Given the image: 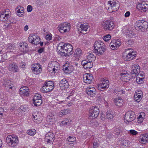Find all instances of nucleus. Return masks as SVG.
Wrapping results in <instances>:
<instances>
[{"label":"nucleus","instance_id":"nucleus-50","mask_svg":"<svg viewBox=\"0 0 148 148\" xmlns=\"http://www.w3.org/2000/svg\"><path fill=\"white\" fill-rule=\"evenodd\" d=\"M69 67L68 66V64H65L63 66V70L64 71L65 73H67V69H68V68Z\"/></svg>","mask_w":148,"mask_h":148},{"label":"nucleus","instance_id":"nucleus-47","mask_svg":"<svg viewBox=\"0 0 148 148\" xmlns=\"http://www.w3.org/2000/svg\"><path fill=\"white\" fill-rule=\"evenodd\" d=\"M4 86L8 88H9L10 89H12V86H11L10 81H8V82H4Z\"/></svg>","mask_w":148,"mask_h":148},{"label":"nucleus","instance_id":"nucleus-37","mask_svg":"<svg viewBox=\"0 0 148 148\" xmlns=\"http://www.w3.org/2000/svg\"><path fill=\"white\" fill-rule=\"evenodd\" d=\"M140 137V141L142 143L148 142V134H143Z\"/></svg>","mask_w":148,"mask_h":148},{"label":"nucleus","instance_id":"nucleus-54","mask_svg":"<svg viewBox=\"0 0 148 148\" xmlns=\"http://www.w3.org/2000/svg\"><path fill=\"white\" fill-rule=\"evenodd\" d=\"M138 118H142L144 119L145 118V113L143 112H140L139 115L138 116Z\"/></svg>","mask_w":148,"mask_h":148},{"label":"nucleus","instance_id":"nucleus-58","mask_svg":"<svg viewBox=\"0 0 148 148\" xmlns=\"http://www.w3.org/2000/svg\"><path fill=\"white\" fill-rule=\"evenodd\" d=\"M144 119H143V118H137V122L138 123H142L143 120Z\"/></svg>","mask_w":148,"mask_h":148},{"label":"nucleus","instance_id":"nucleus-18","mask_svg":"<svg viewBox=\"0 0 148 148\" xmlns=\"http://www.w3.org/2000/svg\"><path fill=\"white\" fill-rule=\"evenodd\" d=\"M33 101L35 106H37L40 105L42 103L41 95L39 94L34 95L33 99Z\"/></svg>","mask_w":148,"mask_h":148},{"label":"nucleus","instance_id":"nucleus-44","mask_svg":"<svg viewBox=\"0 0 148 148\" xmlns=\"http://www.w3.org/2000/svg\"><path fill=\"white\" fill-rule=\"evenodd\" d=\"M71 120L68 119H65L60 123L61 126L66 125L70 124Z\"/></svg>","mask_w":148,"mask_h":148},{"label":"nucleus","instance_id":"nucleus-49","mask_svg":"<svg viewBox=\"0 0 148 148\" xmlns=\"http://www.w3.org/2000/svg\"><path fill=\"white\" fill-rule=\"evenodd\" d=\"M111 38V36L110 34H108L103 36V39L105 41H108Z\"/></svg>","mask_w":148,"mask_h":148},{"label":"nucleus","instance_id":"nucleus-31","mask_svg":"<svg viewBox=\"0 0 148 148\" xmlns=\"http://www.w3.org/2000/svg\"><path fill=\"white\" fill-rule=\"evenodd\" d=\"M8 69L14 72H17L18 71V66L14 63H10L8 66Z\"/></svg>","mask_w":148,"mask_h":148},{"label":"nucleus","instance_id":"nucleus-24","mask_svg":"<svg viewBox=\"0 0 148 148\" xmlns=\"http://www.w3.org/2000/svg\"><path fill=\"white\" fill-rule=\"evenodd\" d=\"M120 75L121 76V79L123 81L128 82L131 78V75L127 72L121 73Z\"/></svg>","mask_w":148,"mask_h":148},{"label":"nucleus","instance_id":"nucleus-41","mask_svg":"<svg viewBox=\"0 0 148 148\" xmlns=\"http://www.w3.org/2000/svg\"><path fill=\"white\" fill-rule=\"evenodd\" d=\"M114 103L118 106H121L123 104V100L122 99L117 98L115 99Z\"/></svg>","mask_w":148,"mask_h":148},{"label":"nucleus","instance_id":"nucleus-22","mask_svg":"<svg viewBox=\"0 0 148 148\" xmlns=\"http://www.w3.org/2000/svg\"><path fill=\"white\" fill-rule=\"evenodd\" d=\"M88 26L86 24H81L78 28L79 32L83 34H85L87 33Z\"/></svg>","mask_w":148,"mask_h":148},{"label":"nucleus","instance_id":"nucleus-9","mask_svg":"<svg viewBox=\"0 0 148 148\" xmlns=\"http://www.w3.org/2000/svg\"><path fill=\"white\" fill-rule=\"evenodd\" d=\"M70 23H63L60 24L58 26L59 32L62 33L68 32L70 29Z\"/></svg>","mask_w":148,"mask_h":148},{"label":"nucleus","instance_id":"nucleus-13","mask_svg":"<svg viewBox=\"0 0 148 148\" xmlns=\"http://www.w3.org/2000/svg\"><path fill=\"white\" fill-rule=\"evenodd\" d=\"M59 66V64L57 62L53 61L48 64V70L49 72H55L58 70Z\"/></svg>","mask_w":148,"mask_h":148},{"label":"nucleus","instance_id":"nucleus-51","mask_svg":"<svg viewBox=\"0 0 148 148\" xmlns=\"http://www.w3.org/2000/svg\"><path fill=\"white\" fill-rule=\"evenodd\" d=\"M143 79L139 77H137L136 81V82L138 84H140L143 82Z\"/></svg>","mask_w":148,"mask_h":148},{"label":"nucleus","instance_id":"nucleus-12","mask_svg":"<svg viewBox=\"0 0 148 148\" xmlns=\"http://www.w3.org/2000/svg\"><path fill=\"white\" fill-rule=\"evenodd\" d=\"M99 113V110L97 107L92 106L89 109V116L92 119H95L98 116Z\"/></svg>","mask_w":148,"mask_h":148},{"label":"nucleus","instance_id":"nucleus-34","mask_svg":"<svg viewBox=\"0 0 148 148\" xmlns=\"http://www.w3.org/2000/svg\"><path fill=\"white\" fill-rule=\"evenodd\" d=\"M28 44L25 42H22L19 45V49L21 51L26 52L27 50Z\"/></svg>","mask_w":148,"mask_h":148},{"label":"nucleus","instance_id":"nucleus-3","mask_svg":"<svg viewBox=\"0 0 148 148\" xmlns=\"http://www.w3.org/2000/svg\"><path fill=\"white\" fill-rule=\"evenodd\" d=\"M136 54L133 49H125V51L123 54V57L125 60L130 61L135 58Z\"/></svg>","mask_w":148,"mask_h":148},{"label":"nucleus","instance_id":"nucleus-4","mask_svg":"<svg viewBox=\"0 0 148 148\" xmlns=\"http://www.w3.org/2000/svg\"><path fill=\"white\" fill-rule=\"evenodd\" d=\"M72 96H69L67 97V100L65 101H62L59 102H54L53 104V107L54 108H58L63 106L65 105H63V103L66 104L68 106H70L71 105H69L71 103H72V102L73 101V98L71 97Z\"/></svg>","mask_w":148,"mask_h":148},{"label":"nucleus","instance_id":"nucleus-10","mask_svg":"<svg viewBox=\"0 0 148 148\" xmlns=\"http://www.w3.org/2000/svg\"><path fill=\"white\" fill-rule=\"evenodd\" d=\"M28 40L30 43L36 45L39 44L40 41V39L39 37L34 34H31L29 35Z\"/></svg>","mask_w":148,"mask_h":148},{"label":"nucleus","instance_id":"nucleus-57","mask_svg":"<svg viewBox=\"0 0 148 148\" xmlns=\"http://www.w3.org/2000/svg\"><path fill=\"white\" fill-rule=\"evenodd\" d=\"M32 10V7L31 5H28L27 7V11L28 12H31Z\"/></svg>","mask_w":148,"mask_h":148},{"label":"nucleus","instance_id":"nucleus-11","mask_svg":"<svg viewBox=\"0 0 148 148\" xmlns=\"http://www.w3.org/2000/svg\"><path fill=\"white\" fill-rule=\"evenodd\" d=\"M135 118L136 116L134 112H127L125 115L124 121L126 123L131 122L133 121Z\"/></svg>","mask_w":148,"mask_h":148},{"label":"nucleus","instance_id":"nucleus-19","mask_svg":"<svg viewBox=\"0 0 148 148\" xmlns=\"http://www.w3.org/2000/svg\"><path fill=\"white\" fill-rule=\"evenodd\" d=\"M32 72L35 74H38L42 71L41 66L39 64H35L33 65L32 68Z\"/></svg>","mask_w":148,"mask_h":148},{"label":"nucleus","instance_id":"nucleus-33","mask_svg":"<svg viewBox=\"0 0 148 148\" xmlns=\"http://www.w3.org/2000/svg\"><path fill=\"white\" fill-rule=\"evenodd\" d=\"M114 113L111 110H109L106 112V118L111 121L113 120L114 117Z\"/></svg>","mask_w":148,"mask_h":148},{"label":"nucleus","instance_id":"nucleus-43","mask_svg":"<svg viewBox=\"0 0 148 148\" xmlns=\"http://www.w3.org/2000/svg\"><path fill=\"white\" fill-rule=\"evenodd\" d=\"M82 51L80 48H77L76 49L74 54V56L75 57H80L82 53Z\"/></svg>","mask_w":148,"mask_h":148},{"label":"nucleus","instance_id":"nucleus-53","mask_svg":"<svg viewBox=\"0 0 148 148\" xmlns=\"http://www.w3.org/2000/svg\"><path fill=\"white\" fill-rule=\"evenodd\" d=\"M75 140V138L74 137H72L69 136L68 138V140L71 142H73Z\"/></svg>","mask_w":148,"mask_h":148},{"label":"nucleus","instance_id":"nucleus-46","mask_svg":"<svg viewBox=\"0 0 148 148\" xmlns=\"http://www.w3.org/2000/svg\"><path fill=\"white\" fill-rule=\"evenodd\" d=\"M27 133L30 136H34L36 133V131L34 129H31L27 131Z\"/></svg>","mask_w":148,"mask_h":148},{"label":"nucleus","instance_id":"nucleus-27","mask_svg":"<svg viewBox=\"0 0 148 148\" xmlns=\"http://www.w3.org/2000/svg\"><path fill=\"white\" fill-rule=\"evenodd\" d=\"M60 86L62 90H65L69 87V84L65 79H63L60 81Z\"/></svg>","mask_w":148,"mask_h":148},{"label":"nucleus","instance_id":"nucleus-2","mask_svg":"<svg viewBox=\"0 0 148 148\" xmlns=\"http://www.w3.org/2000/svg\"><path fill=\"white\" fill-rule=\"evenodd\" d=\"M6 141L8 145L12 147L16 146L19 141L18 137L14 135L8 136L6 138Z\"/></svg>","mask_w":148,"mask_h":148},{"label":"nucleus","instance_id":"nucleus-59","mask_svg":"<svg viewBox=\"0 0 148 148\" xmlns=\"http://www.w3.org/2000/svg\"><path fill=\"white\" fill-rule=\"evenodd\" d=\"M99 144L97 143L94 142L93 145V148H97L98 147Z\"/></svg>","mask_w":148,"mask_h":148},{"label":"nucleus","instance_id":"nucleus-48","mask_svg":"<svg viewBox=\"0 0 148 148\" xmlns=\"http://www.w3.org/2000/svg\"><path fill=\"white\" fill-rule=\"evenodd\" d=\"M138 132L134 130H131L129 131V133L132 135H136L138 134Z\"/></svg>","mask_w":148,"mask_h":148},{"label":"nucleus","instance_id":"nucleus-21","mask_svg":"<svg viewBox=\"0 0 148 148\" xmlns=\"http://www.w3.org/2000/svg\"><path fill=\"white\" fill-rule=\"evenodd\" d=\"M137 8L141 12H146L148 9V4L145 2H143L138 4L137 5Z\"/></svg>","mask_w":148,"mask_h":148},{"label":"nucleus","instance_id":"nucleus-32","mask_svg":"<svg viewBox=\"0 0 148 148\" xmlns=\"http://www.w3.org/2000/svg\"><path fill=\"white\" fill-rule=\"evenodd\" d=\"M10 18L9 14H6L5 12L0 13V21H7Z\"/></svg>","mask_w":148,"mask_h":148},{"label":"nucleus","instance_id":"nucleus-39","mask_svg":"<svg viewBox=\"0 0 148 148\" xmlns=\"http://www.w3.org/2000/svg\"><path fill=\"white\" fill-rule=\"evenodd\" d=\"M87 54V58L89 62H92L95 61L96 57L92 53H89Z\"/></svg>","mask_w":148,"mask_h":148},{"label":"nucleus","instance_id":"nucleus-16","mask_svg":"<svg viewBox=\"0 0 148 148\" xmlns=\"http://www.w3.org/2000/svg\"><path fill=\"white\" fill-rule=\"evenodd\" d=\"M33 118L34 121L37 123L41 122L42 120V115L41 113L39 112H36L33 114Z\"/></svg>","mask_w":148,"mask_h":148},{"label":"nucleus","instance_id":"nucleus-35","mask_svg":"<svg viewBox=\"0 0 148 148\" xmlns=\"http://www.w3.org/2000/svg\"><path fill=\"white\" fill-rule=\"evenodd\" d=\"M121 44V43L119 42L113 40L110 43V46L112 49H114L119 47Z\"/></svg>","mask_w":148,"mask_h":148},{"label":"nucleus","instance_id":"nucleus-26","mask_svg":"<svg viewBox=\"0 0 148 148\" xmlns=\"http://www.w3.org/2000/svg\"><path fill=\"white\" fill-rule=\"evenodd\" d=\"M86 92L88 95L93 97L96 94V90L94 87H88L86 88Z\"/></svg>","mask_w":148,"mask_h":148},{"label":"nucleus","instance_id":"nucleus-15","mask_svg":"<svg viewBox=\"0 0 148 148\" xmlns=\"http://www.w3.org/2000/svg\"><path fill=\"white\" fill-rule=\"evenodd\" d=\"M109 81L104 78L102 79L99 84L98 85V89L102 90L103 89L107 88L109 87Z\"/></svg>","mask_w":148,"mask_h":148},{"label":"nucleus","instance_id":"nucleus-17","mask_svg":"<svg viewBox=\"0 0 148 148\" xmlns=\"http://www.w3.org/2000/svg\"><path fill=\"white\" fill-rule=\"evenodd\" d=\"M84 81L87 84H90L92 82L93 78L92 75L90 73H86L83 75Z\"/></svg>","mask_w":148,"mask_h":148},{"label":"nucleus","instance_id":"nucleus-14","mask_svg":"<svg viewBox=\"0 0 148 148\" xmlns=\"http://www.w3.org/2000/svg\"><path fill=\"white\" fill-rule=\"evenodd\" d=\"M56 120V114L55 112L49 113L47 116V121L48 123L50 124L54 123Z\"/></svg>","mask_w":148,"mask_h":148},{"label":"nucleus","instance_id":"nucleus-40","mask_svg":"<svg viewBox=\"0 0 148 148\" xmlns=\"http://www.w3.org/2000/svg\"><path fill=\"white\" fill-rule=\"evenodd\" d=\"M130 143L129 141L127 140H121V148H127Z\"/></svg>","mask_w":148,"mask_h":148},{"label":"nucleus","instance_id":"nucleus-23","mask_svg":"<svg viewBox=\"0 0 148 148\" xmlns=\"http://www.w3.org/2000/svg\"><path fill=\"white\" fill-rule=\"evenodd\" d=\"M17 15L20 17H23L24 16V9L23 7L18 5L15 9Z\"/></svg>","mask_w":148,"mask_h":148},{"label":"nucleus","instance_id":"nucleus-36","mask_svg":"<svg viewBox=\"0 0 148 148\" xmlns=\"http://www.w3.org/2000/svg\"><path fill=\"white\" fill-rule=\"evenodd\" d=\"M140 93H137V92L134 94V99L135 101H137V102H139L142 99V92L141 91H140Z\"/></svg>","mask_w":148,"mask_h":148},{"label":"nucleus","instance_id":"nucleus-60","mask_svg":"<svg viewBox=\"0 0 148 148\" xmlns=\"http://www.w3.org/2000/svg\"><path fill=\"white\" fill-rule=\"evenodd\" d=\"M115 131L116 132V133L117 134H119L121 132V130L119 128H116V129H115Z\"/></svg>","mask_w":148,"mask_h":148},{"label":"nucleus","instance_id":"nucleus-7","mask_svg":"<svg viewBox=\"0 0 148 148\" xmlns=\"http://www.w3.org/2000/svg\"><path fill=\"white\" fill-rule=\"evenodd\" d=\"M103 28L106 31H111L114 28L113 22L109 20L103 21L101 23Z\"/></svg>","mask_w":148,"mask_h":148},{"label":"nucleus","instance_id":"nucleus-20","mask_svg":"<svg viewBox=\"0 0 148 148\" xmlns=\"http://www.w3.org/2000/svg\"><path fill=\"white\" fill-rule=\"evenodd\" d=\"M54 134L53 133L48 132L45 135V140L48 143L52 142L54 140Z\"/></svg>","mask_w":148,"mask_h":148},{"label":"nucleus","instance_id":"nucleus-45","mask_svg":"<svg viewBox=\"0 0 148 148\" xmlns=\"http://www.w3.org/2000/svg\"><path fill=\"white\" fill-rule=\"evenodd\" d=\"M28 109L27 106H21L19 108V111L20 113H22L27 111Z\"/></svg>","mask_w":148,"mask_h":148},{"label":"nucleus","instance_id":"nucleus-55","mask_svg":"<svg viewBox=\"0 0 148 148\" xmlns=\"http://www.w3.org/2000/svg\"><path fill=\"white\" fill-rule=\"evenodd\" d=\"M46 38L47 40H50L51 39L52 35L51 34H47L46 36Z\"/></svg>","mask_w":148,"mask_h":148},{"label":"nucleus","instance_id":"nucleus-8","mask_svg":"<svg viewBox=\"0 0 148 148\" xmlns=\"http://www.w3.org/2000/svg\"><path fill=\"white\" fill-rule=\"evenodd\" d=\"M54 83L51 81L45 82L41 88L43 93H47L51 91L54 88Z\"/></svg>","mask_w":148,"mask_h":148},{"label":"nucleus","instance_id":"nucleus-62","mask_svg":"<svg viewBox=\"0 0 148 148\" xmlns=\"http://www.w3.org/2000/svg\"><path fill=\"white\" fill-rule=\"evenodd\" d=\"M4 111V109L0 107V115L2 116Z\"/></svg>","mask_w":148,"mask_h":148},{"label":"nucleus","instance_id":"nucleus-28","mask_svg":"<svg viewBox=\"0 0 148 148\" xmlns=\"http://www.w3.org/2000/svg\"><path fill=\"white\" fill-rule=\"evenodd\" d=\"M106 46L104 45L101 47L99 48L98 49L95 50H94V52L97 55L100 56L104 53V52L106 51Z\"/></svg>","mask_w":148,"mask_h":148},{"label":"nucleus","instance_id":"nucleus-6","mask_svg":"<svg viewBox=\"0 0 148 148\" xmlns=\"http://www.w3.org/2000/svg\"><path fill=\"white\" fill-rule=\"evenodd\" d=\"M118 4L116 3L114 0L108 1L106 7V8L110 12L116 11L118 9Z\"/></svg>","mask_w":148,"mask_h":148},{"label":"nucleus","instance_id":"nucleus-25","mask_svg":"<svg viewBox=\"0 0 148 148\" xmlns=\"http://www.w3.org/2000/svg\"><path fill=\"white\" fill-rule=\"evenodd\" d=\"M19 91L20 94L23 96H27L29 95V88L26 86L21 87Z\"/></svg>","mask_w":148,"mask_h":148},{"label":"nucleus","instance_id":"nucleus-52","mask_svg":"<svg viewBox=\"0 0 148 148\" xmlns=\"http://www.w3.org/2000/svg\"><path fill=\"white\" fill-rule=\"evenodd\" d=\"M133 41L131 39L128 40L126 42V44L127 45H131L132 44H133Z\"/></svg>","mask_w":148,"mask_h":148},{"label":"nucleus","instance_id":"nucleus-61","mask_svg":"<svg viewBox=\"0 0 148 148\" xmlns=\"http://www.w3.org/2000/svg\"><path fill=\"white\" fill-rule=\"evenodd\" d=\"M130 12L129 11L127 12L125 14V17H128L130 15Z\"/></svg>","mask_w":148,"mask_h":148},{"label":"nucleus","instance_id":"nucleus-38","mask_svg":"<svg viewBox=\"0 0 148 148\" xmlns=\"http://www.w3.org/2000/svg\"><path fill=\"white\" fill-rule=\"evenodd\" d=\"M104 45L103 43L100 40H99L95 42L94 44V50L98 49Z\"/></svg>","mask_w":148,"mask_h":148},{"label":"nucleus","instance_id":"nucleus-5","mask_svg":"<svg viewBox=\"0 0 148 148\" xmlns=\"http://www.w3.org/2000/svg\"><path fill=\"white\" fill-rule=\"evenodd\" d=\"M148 23L143 20L138 21L135 24V27L141 32H144L148 28Z\"/></svg>","mask_w":148,"mask_h":148},{"label":"nucleus","instance_id":"nucleus-29","mask_svg":"<svg viewBox=\"0 0 148 148\" xmlns=\"http://www.w3.org/2000/svg\"><path fill=\"white\" fill-rule=\"evenodd\" d=\"M81 64L84 69H87L91 68L93 66V64L92 62H88L85 60L82 61Z\"/></svg>","mask_w":148,"mask_h":148},{"label":"nucleus","instance_id":"nucleus-1","mask_svg":"<svg viewBox=\"0 0 148 148\" xmlns=\"http://www.w3.org/2000/svg\"><path fill=\"white\" fill-rule=\"evenodd\" d=\"M57 49L61 53H64V55L69 56L73 53V47L69 44L61 42L58 44Z\"/></svg>","mask_w":148,"mask_h":148},{"label":"nucleus","instance_id":"nucleus-63","mask_svg":"<svg viewBox=\"0 0 148 148\" xmlns=\"http://www.w3.org/2000/svg\"><path fill=\"white\" fill-rule=\"evenodd\" d=\"M25 63L23 62H21L20 63V66L21 68H25Z\"/></svg>","mask_w":148,"mask_h":148},{"label":"nucleus","instance_id":"nucleus-42","mask_svg":"<svg viewBox=\"0 0 148 148\" xmlns=\"http://www.w3.org/2000/svg\"><path fill=\"white\" fill-rule=\"evenodd\" d=\"M69 110L67 109H64L61 110L60 112L58 113V115L60 117H62L63 115L67 114L69 112Z\"/></svg>","mask_w":148,"mask_h":148},{"label":"nucleus","instance_id":"nucleus-64","mask_svg":"<svg viewBox=\"0 0 148 148\" xmlns=\"http://www.w3.org/2000/svg\"><path fill=\"white\" fill-rule=\"evenodd\" d=\"M44 48H40L38 50V52L40 53H42L44 50Z\"/></svg>","mask_w":148,"mask_h":148},{"label":"nucleus","instance_id":"nucleus-30","mask_svg":"<svg viewBox=\"0 0 148 148\" xmlns=\"http://www.w3.org/2000/svg\"><path fill=\"white\" fill-rule=\"evenodd\" d=\"M140 71L139 66L137 64H135L132 66L131 73L132 75H136Z\"/></svg>","mask_w":148,"mask_h":148},{"label":"nucleus","instance_id":"nucleus-56","mask_svg":"<svg viewBox=\"0 0 148 148\" xmlns=\"http://www.w3.org/2000/svg\"><path fill=\"white\" fill-rule=\"evenodd\" d=\"M116 92H119V94H124L125 92L123 90L120 88L117 89L116 90Z\"/></svg>","mask_w":148,"mask_h":148}]
</instances>
